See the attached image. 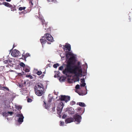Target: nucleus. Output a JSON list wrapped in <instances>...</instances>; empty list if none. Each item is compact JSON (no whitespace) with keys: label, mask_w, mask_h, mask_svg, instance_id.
Returning a JSON list of instances; mask_svg holds the SVG:
<instances>
[{"label":"nucleus","mask_w":132,"mask_h":132,"mask_svg":"<svg viewBox=\"0 0 132 132\" xmlns=\"http://www.w3.org/2000/svg\"><path fill=\"white\" fill-rule=\"evenodd\" d=\"M73 54L69 52L66 54V56L67 58L68 59V64L67 65V68L65 70L63 71V73L67 75L68 73H74L76 76L78 77H79L81 75L80 73L77 72L78 70L79 72H82L81 69L79 68L78 66H73L72 64L73 61L75 60V57L73 56ZM77 81H79V78L77 77Z\"/></svg>","instance_id":"1"},{"label":"nucleus","mask_w":132,"mask_h":132,"mask_svg":"<svg viewBox=\"0 0 132 132\" xmlns=\"http://www.w3.org/2000/svg\"><path fill=\"white\" fill-rule=\"evenodd\" d=\"M34 90L36 94L39 96H42L44 93V87L42 84H36L34 87Z\"/></svg>","instance_id":"2"},{"label":"nucleus","mask_w":132,"mask_h":132,"mask_svg":"<svg viewBox=\"0 0 132 132\" xmlns=\"http://www.w3.org/2000/svg\"><path fill=\"white\" fill-rule=\"evenodd\" d=\"M45 36L43 37L42 38L40 39L43 47V45L46 43V39L50 42H53L54 41L53 38L50 34L48 33L46 34H45Z\"/></svg>","instance_id":"3"},{"label":"nucleus","mask_w":132,"mask_h":132,"mask_svg":"<svg viewBox=\"0 0 132 132\" xmlns=\"http://www.w3.org/2000/svg\"><path fill=\"white\" fill-rule=\"evenodd\" d=\"M64 106V104L61 102L59 104L57 108V113L59 115L61 114Z\"/></svg>","instance_id":"4"},{"label":"nucleus","mask_w":132,"mask_h":132,"mask_svg":"<svg viewBox=\"0 0 132 132\" xmlns=\"http://www.w3.org/2000/svg\"><path fill=\"white\" fill-rule=\"evenodd\" d=\"M76 122V123L79 124L81 121V117L80 115L76 114L75 115L73 118Z\"/></svg>","instance_id":"5"},{"label":"nucleus","mask_w":132,"mask_h":132,"mask_svg":"<svg viewBox=\"0 0 132 132\" xmlns=\"http://www.w3.org/2000/svg\"><path fill=\"white\" fill-rule=\"evenodd\" d=\"M59 99L61 101H65L67 103L70 100V97L69 96L65 95H61L59 97Z\"/></svg>","instance_id":"6"},{"label":"nucleus","mask_w":132,"mask_h":132,"mask_svg":"<svg viewBox=\"0 0 132 132\" xmlns=\"http://www.w3.org/2000/svg\"><path fill=\"white\" fill-rule=\"evenodd\" d=\"M16 117H19L18 121L19 123H21L23 121V119L24 117L21 113H17L16 115Z\"/></svg>","instance_id":"7"},{"label":"nucleus","mask_w":132,"mask_h":132,"mask_svg":"<svg viewBox=\"0 0 132 132\" xmlns=\"http://www.w3.org/2000/svg\"><path fill=\"white\" fill-rule=\"evenodd\" d=\"M11 54L12 56L15 57L20 55L21 53L18 50H14L12 52Z\"/></svg>","instance_id":"8"},{"label":"nucleus","mask_w":132,"mask_h":132,"mask_svg":"<svg viewBox=\"0 0 132 132\" xmlns=\"http://www.w3.org/2000/svg\"><path fill=\"white\" fill-rule=\"evenodd\" d=\"M38 14L39 15V18L40 19L41 22L42 23V24L43 25V27L44 26L46 27L47 24L46 23H45V20L44 19L43 17L42 16L40 15V13L39 12Z\"/></svg>","instance_id":"9"},{"label":"nucleus","mask_w":132,"mask_h":132,"mask_svg":"<svg viewBox=\"0 0 132 132\" xmlns=\"http://www.w3.org/2000/svg\"><path fill=\"white\" fill-rule=\"evenodd\" d=\"M74 121V118H67L65 120V123L66 124L69 123L73 122Z\"/></svg>","instance_id":"10"},{"label":"nucleus","mask_w":132,"mask_h":132,"mask_svg":"<svg viewBox=\"0 0 132 132\" xmlns=\"http://www.w3.org/2000/svg\"><path fill=\"white\" fill-rule=\"evenodd\" d=\"M64 47L69 51H70L71 50V45L70 44L66 43L65 45L64 46Z\"/></svg>","instance_id":"11"},{"label":"nucleus","mask_w":132,"mask_h":132,"mask_svg":"<svg viewBox=\"0 0 132 132\" xmlns=\"http://www.w3.org/2000/svg\"><path fill=\"white\" fill-rule=\"evenodd\" d=\"M15 108L16 109H17L18 110H19L18 113H21V111H20V110L21 109L22 107L21 106L18 105L17 104H15Z\"/></svg>","instance_id":"12"},{"label":"nucleus","mask_w":132,"mask_h":132,"mask_svg":"<svg viewBox=\"0 0 132 132\" xmlns=\"http://www.w3.org/2000/svg\"><path fill=\"white\" fill-rule=\"evenodd\" d=\"M3 5H4L6 7H11V5L9 3L6 2H4L2 3Z\"/></svg>","instance_id":"13"},{"label":"nucleus","mask_w":132,"mask_h":132,"mask_svg":"<svg viewBox=\"0 0 132 132\" xmlns=\"http://www.w3.org/2000/svg\"><path fill=\"white\" fill-rule=\"evenodd\" d=\"M77 104H78L80 106L84 107L86 106V105L83 102H79L78 103H77Z\"/></svg>","instance_id":"14"},{"label":"nucleus","mask_w":132,"mask_h":132,"mask_svg":"<svg viewBox=\"0 0 132 132\" xmlns=\"http://www.w3.org/2000/svg\"><path fill=\"white\" fill-rule=\"evenodd\" d=\"M51 95L49 94L48 95V102H50L52 100L53 97H52L50 96Z\"/></svg>","instance_id":"15"},{"label":"nucleus","mask_w":132,"mask_h":132,"mask_svg":"<svg viewBox=\"0 0 132 132\" xmlns=\"http://www.w3.org/2000/svg\"><path fill=\"white\" fill-rule=\"evenodd\" d=\"M2 113V115L4 117H6L8 116V113L7 112H3Z\"/></svg>","instance_id":"16"},{"label":"nucleus","mask_w":132,"mask_h":132,"mask_svg":"<svg viewBox=\"0 0 132 132\" xmlns=\"http://www.w3.org/2000/svg\"><path fill=\"white\" fill-rule=\"evenodd\" d=\"M23 70L25 71V72H27L29 71V69L25 67L23 68Z\"/></svg>","instance_id":"17"},{"label":"nucleus","mask_w":132,"mask_h":132,"mask_svg":"<svg viewBox=\"0 0 132 132\" xmlns=\"http://www.w3.org/2000/svg\"><path fill=\"white\" fill-rule=\"evenodd\" d=\"M26 7H20L19 8V11H22L23 10H24L26 9Z\"/></svg>","instance_id":"18"},{"label":"nucleus","mask_w":132,"mask_h":132,"mask_svg":"<svg viewBox=\"0 0 132 132\" xmlns=\"http://www.w3.org/2000/svg\"><path fill=\"white\" fill-rule=\"evenodd\" d=\"M59 64L58 63H56L53 65V66L54 68H56L58 67L59 66Z\"/></svg>","instance_id":"19"},{"label":"nucleus","mask_w":132,"mask_h":132,"mask_svg":"<svg viewBox=\"0 0 132 132\" xmlns=\"http://www.w3.org/2000/svg\"><path fill=\"white\" fill-rule=\"evenodd\" d=\"M20 66L22 67H24L25 66V64L23 63V62H21L20 63Z\"/></svg>","instance_id":"20"},{"label":"nucleus","mask_w":132,"mask_h":132,"mask_svg":"<svg viewBox=\"0 0 132 132\" xmlns=\"http://www.w3.org/2000/svg\"><path fill=\"white\" fill-rule=\"evenodd\" d=\"M34 3V0H30L29 2V3L31 4L32 6L33 5Z\"/></svg>","instance_id":"21"},{"label":"nucleus","mask_w":132,"mask_h":132,"mask_svg":"<svg viewBox=\"0 0 132 132\" xmlns=\"http://www.w3.org/2000/svg\"><path fill=\"white\" fill-rule=\"evenodd\" d=\"M42 73V72L40 71H38L36 74L38 75H40Z\"/></svg>","instance_id":"22"},{"label":"nucleus","mask_w":132,"mask_h":132,"mask_svg":"<svg viewBox=\"0 0 132 132\" xmlns=\"http://www.w3.org/2000/svg\"><path fill=\"white\" fill-rule=\"evenodd\" d=\"M15 6H12V5H11V7H10V8H11V11H14V8L15 7Z\"/></svg>","instance_id":"23"},{"label":"nucleus","mask_w":132,"mask_h":132,"mask_svg":"<svg viewBox=\"0 0 132 132\" xmlns=\"http://www.w3.org/2000/svg\"><path fill=\"white\" fill-rule=\"evenodd\" d=\"M60 126H63L64 125V122L62 121H60Z\"/></svg>","instance_id":"24"},{"label":"nucleus","mask_w":132,"mask_h":132,"mask_svg":"<svg viewBox=\"0 0 132 132\" xmlns=\"http://www.w3.org/2000/svg\"><path fill=\"white\" fill-rule=\"evenodd\" d=\"M7 113H8V116L9 114H10V116H12L13 113V112H12L8 111L7 112Z\"/></svg>","instance_id":"25"},{"label":"nucleus","mask_w":132,"mask_h":132,"mask_svg":"<svg viewBox=\"0 0 132 132\" xmlns=\"http://www.w3.org/2000/svg\"><path fill=\"white\" fill-rule=\"evenodd\" d=\"M86 85V84L85 82H84L82 84H81V87H84Z\"/></svg>","instance_id":"26"},{"label":"nucleus","mask_w":132,"mask_h":132,"mask_svg":"<svg viewBox=\"0 0 132 132\" xmlns=\"http://www.w3.org/2000/svg\"><path fill=\"white\" fill-rule=\"evenodd\" d=\"M79 88H80V86L78 84L75 87V88L76 89H78Z\"/></svg>","instance_id":"27"},{"label":"nucleus","mask_w":132,"mask_h":132,"mask_svg":"<svg viewBox=\"0 0 132 132\" xmlns=\"http://www.w3.org/2000/svg\"><path fill=\"white\" fill-rule=\"evenodd\" d=\"M47 1L49 2H55L56 1L55 0H47Z\"/></svg>","instance_id":"28"},{"label":"nucleus","mask_w":132,"mask_h":132,"mask_svg":"<svg viewBox=\"0 0 132 132\" xmlns=\"http://www.w3.org/2000/svg\"><path fill=\"white\" fill-rule=\"evenodd\" d=\"M2 88L3 89H6L7 90L9 91V89L7 87H2Z\"/></svg>","instance_id":"29"},{"label":"nucleus","mask_w":132,"mask_h":132,"mask_svg":"<svg viewBox=\"0 0 132 132\" xmlns=\"http://www.w3.org/2000/svg\"><path fill=\"white\" fill-rule=\"evenodd\" d=\"M63 66H62L60 67L59 68V70H62L63 69Z\"/></svg>","instance_id":"30"},{"label":"nucleus","mask_w":132,"mask_h":132,"mask_svg":"<svg viewBox=\"0 0 132 132\" xmlns=\"http://www.w3.org/2000/svg\"><path fill=\"white\" fill-rule=\"evenodd\" d=\"M27 101L28 102H31L32 101V100L30 98H28Z\"/></svg>","instance_id":"31"},{"label":"nucleus","mask_w":132,"mask_h":132,"mask_svg":"<svg viewBox=\"0 0 132 132\" xmlns=\"http://www.w3.org/2000/svg\"><path fill=\"white\" fill-rule=\"evenodd\" d=\"M26 77H29L31 79H32L33 78L32 77L31 75H27L26 76Z\"/></svg>","instance_id":"32"},{"label":"nucleus","mask_w":132,"mask_h":132,"mask_svg":"<svg viewBox=\"0 0 132 132\" xmlns=\"http://www.w3.org/2000/svg\"><path fill=\"white\" fill-rule=\"evenodd\" d=\"M75 102L74 101L71 102L70 103V104L71 105H73L74 104H75Z\"/></svg>","instance_id":"33"},{"label":"nucleus","mask_w":132,"mask_h":132,"mask_svg":"<svg viewBox=\"0 0 132 132\" xmlns=\"http://www.w3.org/2000/svg\"><path fill=\"white\" fill-rule=\"evenodd\" d=\"M67 117V115L65 114H64L62 117V118L63 119Z\"/></svg>","instance_id":"34"},{"label":"nucleus","mask_w":132,"mask_h":132,"mask_svg":"<svg viewBox=\"0 0 132 132\" xmlns=\"http://www.w3.org/2000/svg\"><path fill=\"white\" fill-rule=\"evenodd\" d=\"M29 55V54H26L25 56H24V59H26V57H28V55Z\"/></svg>","instance_id":"35"},{"label":"nucleus","mask_w":132,"mask_h":132,"mask_svg":"<svg viewBox=\"0 0 132 132\" xmlns=\"http://www.w3.org/2000/svg\"><path fill=\"white\" fill-rule=\"evenodd\" d=\"M24 73V72H23L22 74V73H19L18 74L19 76H21V75H23Z\"/></svg>","instance_id":"36"},{"label":"nucleus","mask_w":132,"mask_h":132,"mask_svg":"<svg viewBox=\"0 0 132 132\" xmlns=\"http://www.w3.org/2000/svg\"><path fill=\"white\" fill-rule=\"evenodd\" d=\"M81 109V108H79L77 109V111H80Z\"/></svg>","instance_id":"37"},{"label":"nucleus","mask_w":132,"mask_h":132,"mask_svg":"<svg viewBox=\"0 0 132 132\" xmlns=\"http://www.w3.org/2000/svg\"><path fill=\"white\" fill-rule=\"evenodd\" d=\"M23 86V85L22 84H19V86L20 87H22Z\"/></svg>","instance_id":"38"},{"label":"nucleus","mask_w":132,"mask_h":132,"mask_svg":"<svg viewBox=\"0 0 132 132\" xmlns=\"http://www.w3.org/2000/svg\"><path fill=\"white\" fill-rule=\"evenodd\" d=\"M26 83V82L25 81H24L23 83L22 84H23V85H25Z\"/></svg>","instance_id":"39"},{"label":"nucleus","mask_w":132,"mask_h":132,"mask_svg":"<svg viewBox=\"0 0 132 132\" xmlns=\"http://www.w3.org/2000/svg\"><path fill=\"white\" fill-rule=\"evenodd\" d=\"M55 109V107H53V109H52V111H53V112L54 111Z\"/></svg>","instance_id":"40"},{"label":"nucleus","mask_w":132,"mask_h":132,"mask_svg":"<svg viewBox=\"0 0 132 132\" xmlns=\"http://www.w3.org/2000/svg\"><path fill=\"white\" fill-rule=\"evenodd\" d=\"M6 1L8 2H10L11 1V0H6Z\"/></svg>","instance_id":"41"},{"label":"nucleus","mask_w":132,"mask_h":132,"mask_svg":"<svg viewBox=\"0 0 132 132\" xmlns=\"http://www.w3.org/2000/svg\"><path fill=\"white\" fill-rule=\"evenodd\" d=\"M83 82H84L85 81V79H84V78H83Z\"/></svg>","instance_id":"42"},{"label":"nucleus","mask_w":132,"mask_h":132,"mask_svg":"<svg viewBox=\"0 0 132 132\" xmlns=\"http://www.w3.org/2000/svg\"><path fill=\"white\" fill-rule=\"evenodd\" d=\"M61 78H60L59 79L60 81H61Z\"/></svg>","instance_id":"43"},{"label":"nucleus","mask_w":132,"mask_h":132,"mask_svg":"<svg viewBox=\"0 0 132 132\" xmlns=\"http://www.w3.org/2000/svg\"><path fill=\"white\" fill-rule=\"evenodd\" d=\"M45 108L46 109H48V108L47 107H46V106H45Z\"/></svg>","instance_id":"44"},{"label":"nucleus","mask_w":132,"mask_h":132,"mask_svg":"<svg viewBox=\"0 0 132 132\" xmlns=\"http://www.w3.org/2000/svg\"><path fill=\"white\" fill-rule=\"evenodd\" d=\"M70 114H73V112H71Z\"/></svg>","instance_id":"45"},{"label":"nucleus","mask_w":132,"mask_h":132,"mask_svg":"<svg viewBox=\"0 0 132 132\" xmlns=\"http://www.w3.org/2000/svg\"><path fill=\"white\" fill-rule=\"evenodd\" d=\"M2 4H3L2 3H1L0 2V5H2Z\"/></svg>","instance_id":"46"},{"label":"nucleus","mask_w":132,"mask_h":132,"mask_svg":"<svg viewBox=\"0 0 132 132\" xmlns=\"http://www.w3.org/2000/svg\"><path fill=\"white\" fill-rule=\"evenodd\" d=\"M47 43H48V44H51V43H49V42H47Z\"/></svg>","instance_id":"47"},{"label":"nucleus","mask_w":132,"mask_h":132,"mask_svg":"<svg viewBox=\"0 0 132 132\" xmlns=\"http://www.w3.org/2000/svg\"><path fill=\"white\" fill-rule=\"evenodd\" d=\"M85 87H86V90H87V89L86 88V87H87L86 86H85Z\"/></svg>","instance_id":"48"},{"label":"nucleus","mask_w":132,"mask_h":132,"mask_svg":"<svg viewBox=\"0 0 132 132\" xmlns=\"http://www.w3.org/2000/svg\"><path fill=\"white\" fill-rule=\"evenodd\" d=\"M54 77H56V75H55V76H54Z\"/></svg>","instance_id":"49"},{"label":"nucleus","mask_w":132,"mask_h":132,"mask_svg":"<svg viewBox=\"0 0 132 132\" xmlns=\"http://www.w3.org/2000/svg\"><path fill=\"white\" fill-rule=\"evenodd\" d=\"M44 103L45 104V105L46 104V103H45L44 101Z\"/></svg>","instance_id":"50"},{"label":"nucleus","mask_w":132,"mask_h":132,"mask_svg":"<svg viewBox=\"0 0 132 132\" xmlns=\"http://www.w3.org/2000/svg\"><path fill=\"white\" fill-rule=\"evenodd\" d=\"M1 87V85L0 84V87Z\"/></svg>","instance_id":"51"},{"label":"nucleus","mask_w":132,"mask_h":132,"mask_svg":"<svg viewBox=\"0 0 132 132\" xmlns=\"http://www.w3.org/2000/svg\"><path fill=\"white\" fill-rule=\"evenodd\" d=\"M45 28V30H46V28Z\"/></svg>","instance_id":"52"},{"label":"nucleus","mask_w":132,"mask_h":132,"mask_svg":"<svg viewBox=\"0 0 132 132\" xmlns=\"http://www.w3.org/2000/svg\"><path fill=\"white\" fill-rule=\"evenodd\" d=\"M81 80H82V79H81Z\"/></svg>","instance_id":"53"},{"label":"nucleus","mask_w":132,"mask_h":132,"mask_svg":"<svg viewBox=\"0 0 132 132\" xmlns=\"http://www.w3.org/2000/svg\"><path fill=\"white\" fill-rule=\"evenodd\" d=\"M36 71H37V70H37V69H36Z\"/></svg>","instance_id":"54"},{"label":"nucleus","mask_w":132,"mask_h":132,"mask_svg":"<svg viewBox=\"0 0 132 132\" xmlns=\"http://www.w3.org/2000/svg\"><path fill=\"white\" fill-rule=\"evenodd\" d=\"M60 117L61 116L60 115Z\"/></svg>","instance_id":"55"},{"label":"nucleus","mask_w":132,"mask_h":132,"mask_svg":"<svg viewBox=\"0 0 132 132\" xmlns=\"http://www.w3.org/2000/svg\"><path fill=\"white\" fill-rule=\"evenodd\" d=\"M79 63H78V65H79Z\"/></svg>","instance_id":"56"}]
</instances>
